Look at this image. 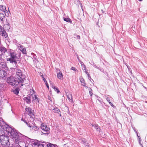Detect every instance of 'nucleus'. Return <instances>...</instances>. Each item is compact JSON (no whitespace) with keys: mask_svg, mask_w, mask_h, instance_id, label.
Listing matches in <instances>:
<instances>
[{"mask_svg":"<svg viewBox=\"0 0 147 147\" xmlns=\"http://www.w3.org/2000/svg\"><path fill=\"white\" fill-rule=\"evenodd\" d=\"M4 134L8 135L11 138H13L14 141L17 144L21 142L23 140V136L21 134L18 133L14 129L7 127L4 128L3 130Z\"/></svg>","mask_w":147,"mask_h":147,"instance_id":"f257e3e1","label":"nucleus"},{"mask_svg":"<svg viewBox=\"0 0 147 147\" xmlns=\"http://www.w3.org/2000/svg\"><path fill=\"white\" fill-rule=\"evenodd\" d=\"M1 144L3 146H7L9 145V139L7 136L2 135L0 136Z\"/></svg>","mask_w":147,"mask_h":147,"instance_id":"f03ea898","label":"nucleus"},{"mask_svg":"<svg viewBox=\"0 0 147 147\" xmlns=\"http://www.w3.org/2000/svg\"><path fill=\"white\" fill-rule=\"evenodd\" d=\"M7 82L10 85L14 86H16L19 84V82L17 79L13 77H10L8 78Z\"/></svg>","mask_w":147,"mask_h":147,"instance_id":"7ed1b4c3","label":"nucleus"},{"mask_svg":"<svg viewBox=\"0 0 147 147\" xmlns=\"http://www.w3.org/2000/svg\"><path fill=\"white\" fill-rule=\"evenodd\" d=\"M10 58H7V61H9L11 63H14L15 65H16L17 64L16 53L14 52H11L10 53Z\"/></svg>","mask_w":147,"mask_h":147,"instance_id":"20e7f679","label":"nucleus"},{"mask_svg":"<svg viewBox=\"0 0 147 147\" xmlns=\"http://www.w3.org/2000/svg\"><path fill=\"white\" fill-rule=\"evenodd\" d=\"M16 76L18 78L20 82H23L25 80V76L22 72V71L20 70H18L16 72Z\"/></svg>","mask_w":147,"mask_h":147,"instance_id":"39448f33","label":"nucleus"},{"mask_svg":"<svg viewBox=\"0 0 147 147\" xmlns=\"http://www.w3.org/2000/svg\"><path fill=\"white\" fill-rule=\"evenodd\" d=\"M30 119L29 120H26V119H23L22 118L21 120L24 122L27 125L30 127H33V125L32 124V122H31V120H34V119L33 118L30 117Z\"/></svg>","mask_w":147,"mask_h":147,"instance_id":"423d86ee","label":"nucleus"},{"mask_svg":"<svg viewBox=\"0 0 147 147\" xmlns=\"http://www.w3.org/2000/svg\"><path fill=\"white\" fill-rule=\"evenodd\" d=\"M33 92L34 93V92L33 91ZM31 98L33 103H36V104H37L39 102L38 98L34 93L32 94L31 95Z\"/></svg>","mask_w":147,"mask_h":147,"instance_id":"0eeeda50","label":"nucleus"},{"mask_svg":"<svg viewBox=\"0 0 147 147\" xmlns=\"http://www.w3.org/2000/svg\"><path fill=\"white\" fill-rule=\"evenodd\" d=\"M19 49L24 54H27V52L26 48L24 47L23 46L20 44H18L17 45Z\"/></svg>","mask_w":147,"mask_h":147,"instance_id":"6e6552de","label":"nucleus"},{"mask_svg":"<svg viewBox=\"0 0 147 147\" xmlns=\"http://www.w3.org/2000/svg\"><path fill=\"white\" fill-rule=\"evenodd\" d=\"M34 144L36 147H46L47 143L40 142L35 143Z\"/></svg>","mask_w":147,"mask_h":147,"instance_id":"1a4fd4ad","label":"nucleus"},{"mask_svg":"<svg viewBox=\"0 0 147 147\" xmlns=\"http://www.w3.org/2000/svg\"><path fill=\"white\" fill-rule=\"evenodd\" d=\"M41 128L42 130L45 131H48L50 129V128L47 125H45L43 123L41 124Z\"/></svg>","mask_w":147,"mask_h":147,"instance_id":"9d476101","label":"nucleus"},{"mask_svg":"<svg viewBox=\"0 0 147 147\" xmlns=\"http://www.w3.org/2000/svg\"><path fill=\"white\" fill-rule=\"evenodd\" d=\"M80 82H81V85L82 86H83L85 87L88 88V86H86V83L85 81L82 76H81L80 77Z\"/></svg>","mask_w":147,"mask_h":147,"instance_id":"9b49d317","label":"nucleus"},{"mask_svg":"<svg viewBox=\"0 0 147 147\" xmlns=\"http://www.w3.org/2000/svg\"><path fill=\"white\" fill-rule=\"evenodd\" d=\"M31 95L29 94L27 97H25L24 98V100L28 103H30L31 102Z\"/></svg>","mask_w":147,"mask_h":147,"instance_id":"f8f14e48","label":"nucleus"},{"mask_svg":"<svg viewBox=\"0 0 147 147\" xmlns=\"http://www.w3.org/2000/svg\"><path fill=\"white\" fill-rule=\"evenodd\" d=\"M7 73L5 70H0V78H3L6 75Z\"/></svg>","mask_w":147,"mask_h":147,"instance_id":"ddd939ff","label":"nucleus"},{"mask_svg":"<svg viewBox=\"0 0 147 147\" xmlns=\"http://www.w3.org/2000/svg\"><path fill=\"white\" fill-rule=\"evenodd\" d=\"M25 112L28 114H31L32 113V110L29 107H26Z\"/></svg>","mask_w":147,"mask_h":147,"instance_id":"4468645a","label":"nucleus"},{"mask_svg":"<svg viewBox=\"0 0 147 147\" xmlns=\"http://www.w3.org/2000/svg\"><path fill=\"white\" fill-rule=\"evenodd\" d=\"M92 127L94 128L97 131L100 132V127L97 124L92 125Z\"/></svg>","mask_w":147,"mask_h":147,"instance_id":"2eb2a0df","label":"nucleus"},{"mask_svg":"<svg viewBox=\"0 0 147 147\" xmlns=\"http://www.w3.org/2000/svg\"><path fill=\"white\" fill-rule=\"evenodd\" d=\"M0 34H1L3 36H4L5 38L7 37L8 36L7 34L4 29L3 30L2 32H0Z\"/></svg>","mask_w":147,"mask_h":147,"instance_id":"dca6fc26","label":"nucleus"},{"mask_svg":"<svg viewBox=\"0 0 147 147\" xmlns=\"http://www.w3.org/2000/svg\"><path fill=\"white\" fill-rule=\"evenodd\" d=\"M57 76L58 78L61 80H62L63 79V77L62 74L61 72H59L57 73Z\"/></svg>","mask_w":147,"mask_h":147,"instance_id":"f3484780","label":"nucleus"},{"mask_svg":"<svg viewBox=\"0 0 147 147\" xmlns=\"http://www.w3.org/2000/svg\"><path fill=\"white\" fill-rule=\"evenodd\" d=\"M32 124L33 125V127H32V129L34 131H37L38 129V127H37L35 125H34V123H32Z\"/></svg>","mask_w":147,"mask_h":147,"instance_id":"a211bd4d","label":"nucleus"},{"mask_svg":"<svg viewBox=\"0 0 147 147\" xmlns=\"http://www.w3.org/2000/svg\"><path fill=\"white\" fill-rule=\"evenodd\" d=\"M67 97L70 102H73L72 96L71 94H69L67 95Z\"/></svg>","mask_w":147,"mask_h":147,"instance_id":"6ab92c4d","label":"nucleus"},{"mask_svg":"<svg viewBox=\"0 0 147 147\" xmlns=\"http://www.w3.org/2000/svg\"><path fill=\"white\" fill-rule=\"evenodd\" d=\"M53 111L54 112H55V113H57L59 114L60 116H61V114L59 113V112H60V111L57 108H55L53 110Z\"/></svg>","mask_w":147,"mask_h":147,"instance_id":"aec40b11","label":"nucleus"},{"mask_svg":"<svg viewBox=\"0 0 147 147\" xmlns=\"http://www.w3.org/2000/svg\"><path fill=\"white\" fill-rule=\"evenodd\" d=\"M0 51L2 53H5L7 51L6 49L4 47H0Z\"/></svg>","mask_w":147,"mask_h":147,"instance_id":"412c9836","label":"nucleus"},{"mask_svg":"<svg viewBox=\"0 0 147 147\" xmlns=\"http://www.w3.org/2000/svg\"><path fill=\"white\" fill-rule=\"evenodd\" d=\"M6 7L2 5H0V9L2 11H7L6 9Z\"/></svg>","mask_w":147,"mask_h":147,"instance_id":"4be33fe9","label":"nucleus"},{"mask_svg":"<svg viewBox=\"0 0 147 147\" xmlns=\"http://www.w3.org/2000/svg\"><path fill=\"white\" fill-rule=\"evenodd\" d=\"M5 16L3 13H0V19L1 21L4 20L5 19Z\"/></svg>","mask_w":147,"mask_h":147,"instance_id":"5701e85b","label":"nucleus"},{"mask_svg":"<svg viewBox=\"0 0 147 147\" xmlns=\"http://www.w3.org/2000/svg\"><path fill=\"white\" fill-rule=\"evenodd\" d=\"M51 86L52 88H53L54 90L57 92V93H59L60 92L59 90L54 85H52Z\"/></svg>","mask_w":147,"mask_h":147,"instance_id":"b1692460","label":"nucleus"},{"mask_svg":"<svg viewBox=\"0 0 147 147\" xmlns=\"http://www.w3.org/2000/svg\"><path fill=\"white\" fill-rule=\"evenodd\" d=\"M81 64L82 66V69L84 70H86V66L82 62H81Z\"/></svg>","mask_w":147,"mask_h":147,"instance_id":"393cba45","label":"nucleus"},{"mask_svg":"<svg viewBox=\"0 0 147 147\" xmlns=\"http://www.w3.org/2000/svg\"><path fill=\"white\" fill-rule=\"evenodd\" d=\"M46 147H55V146L53 144H52L51 143H49L48 144H47Z\"/></svg>","mask_w":147,"mask_h":147,"instance_id":"a878e982","label":"nucleus"},{"mask_svg":"<svg viewBox=\"0 0 147 147\" xmlns=\"http://www.w3.org/2000/svg\"><path fill=\"white\" fill-rule=\"evenodd\" d=\"M64 21L67 22H71V20L69 18H65L64 19Z\"/></svg>","mask_w":147,"mask_h":147,"instance_id":"bb28decb","label":"nucleus"},{"mask_svg":"<svg viewBox=\"0 0 147 147\" xmlns=\"http://www.w3.org/2000/svg\"><path fill=\"white\" fill-rule=\"evenodd\" d=\"M89 93H90V95L91 96H92V89L91 88H89Z\"/></svg>","mask_w":147,"mask_h":147,"instance_id":"cd10ccee","label":"nucleus"},{"mask_svg":"<svg viewBox=\"0 0 147 147\" xmlns=\"http://www.w3.org/2000/svg\"><path fill=\"white\" fill-rule=\"evenodd\" d=\"M86 142V141L85 139H83L82 140V143L84 144H85Z\"/></svg>","mask_w":147,"mask_h":147,"instance_id":"c85d7f7f","label":"nucleus"},{"mask_svg":"<svg viewBox=\"0 0 147 147\" xmlns=\"http://www.w3.org/2000/svg\"><path fill=\"white\" fill-rule=\"evenodd\" d=\"M4 11L5 12V14L6 16H9V13L7 11Z\"/></svg>","mask_w":147,"mask_h":147,"instance_id":"c756f323","label":"nucleus"},{"mask_svg":"<svg viewBox=\"0 0 147 147\" xmlns=\"http://www.w3.org/2000/svg\"><path fill=\"white\" fill-rule=\"evenodd\" d=\"M4 29V28L2 27L0 25V32H2V31Z\"/></svg>","mask_w":147,"mask_h":147,"instance_id":"7c9ffc66","label":"nucleus"},{"mask_svg":"<svg viewBox=\"0 0 147 147\" xmlns=\"http://www.w3.org/2000/svg\"><path fill=\"white\" fill-rule=\"evenodd\" d=\"M71 69L72 70H73L75 71H77V70L76 69V68L74 67H72L71 68Z\"/></svg>","mask_w":147,"mask_h":147,"instance_id":"2f4dec72","label":"nucleus"},{"mask_svg":"<svg viewBox=\"0 0 147 147\" xmlns=\"http://www.w3.org/2000/svg\"><path fill=\"white\" fill-rule=\"evenodd\" d=\"M84 145H85L86 147H89V144L88 143H86Z\"/></svg>","mask_w":147,"mask_h":147,"instance_id":"473e14b6","label":"nucleus"},{"mask_svg":"<svg viewBox=\"0 0 147 147\" xmlns=\"http://www.w3.org/2000/svg\"><path fill=\"white\" fill-rule=\"evenodd\" d=\"M2 55L1 54L0 55V61H3V59L2 58Z\"/></svg>","mask_w":147,"mask_h":147,"instance_id":"72a5a7b5","label":"nucleus"},{"mask_svg":"<svg viewBox=\"0 0 147 147\" xmlns=\"http://www.w3.org/2000/svg\"><path fill=\"white\" fill-rule=\"evenodd\" d=\"M14 92L16 94H18L19 93V92L17 90H15L14 91Z\"/></svg>","mask_w":147,"mask_h":147,"instance_id":"f704fd0d","label":"nucleus"},{"mask_svg":"<svg viewBox=\"0 0 147 147\" xmlns=\"http://www.w3.org/2000/svg\"><path fill=\"white\" fill-rule=\"evenodd\" d=\"M107 101L109 103V102H111L110 101V98L109 97H107L106 98Z\"/></svg>","mask_w":147,"mask_h":147,"instance_id":"c9c22d12","label":"nucleus"},{"mask_svg":"<svg viewBox=\"0 0 147 147\" xmlns=\"http://www.w3.org/2000/svg\"><path fill=\"white\" fill-rule=\"evenodd\" d=\"M85 71V73H86V74H87V75H88V76H89V74L88 73V72L86 70H85V71Z\"/></svg>","mask_w":147,"mask_h":147,"instance_id":"e433bc0d","label":"nucleus"},{"mask_svg":"<svg viewBox=\"0 0 147 147\" xmlns=\"http://www.w3.org/2000/svg\"><path fill=\"white\" fill-rule=\"evenodd\" d=\"M42 77L43 78V80L44 82H45V83L46 82H47L45 78L44 77L42 76Z\"/></svg>","mask_w":147,"mask_h":147,"instance_id":"4c0bfd02","label":"nucleus"},{"mask_svg":"<svg viewBox=\"0 0 147 147\" xmlns=\"http://www.w3.org/2000/svg\"><path fill=\"white\" fill-rule=\"evenodd\" d=\"M76 35L77 38L78 39H80V36H79L78 35Z\"/></svg>","mask_w":147,"mask_h":147,"instance_id":"58836bf2","label":"nucleus"},{"mask_svg":"<svg viewBox=\"0 0 147 147\" xmlns=\"http://www.w3.org/2000/svg\"><path fill=\"white\" fill-rule=\"evenodd\" d=\"M110 105L112 107H113V105L112 103L111 102H109V103Z\"/></svg>","mask_w":147,"mask_h":147,"instance_id":"ea45409f","label":"nucleus"},{"mask_svg":"<svg viewBox=\"0 0 147 147\" xmlns=\"http://www.w3.org/2000/svg\"><path fill=\"white\" fill-rule=\"evenodd\" d=\"M88 76V79L89 80H90V79H91V77H90V75L89 74V76Z\"/></svg>","mask_w":147,"mask_h":147,"instance_id":"a19ab883","label":"nucleus"},{"mask_svg":"<svg viewBox=\"0 0 147 147\" xmlns=\"http://www.w3.org/2000/svg\"><path fill=\"white\" fill-rule=\"evenodd\" d=\"M93 65V66L94 67H95V68H97V69H99V68H98V67H97L96 65Z\"/></svg>","mask_w":147,"mask_h":147,"instance_id":"79ce46f5","label":"nucleus"},{"mask_svg":"<svg viewBox=\"0 0 147 147\" xmlns=\"http://www.w3.org/2000/svg\"><path fill=\"white\" fill-rule=\"evenodd\" d=\"M49 99L51 101L52 100H51V98L50 97H49Z\"/></svg>","mask_w":147,"mask_h":147,"instance_id":"37998d69","label":"nucleus"},{"mask_svg":"<svg viewBox=\"0 0 147 147\" xmlns=\"http://www.w3.org/2000/svg\"><path fill=\"white\" fill-rule=\"evenodd\" d=\"M45 83V84L46 85V86L48 85L47 82H46Z\"/></svg>","mask_w":147,"mask_h":147,"instance_id":"c03bdc74","label":"nucleus"},{"mask_svg":"<svg viewBox=\"0 0 147 147\" xmlns=\"http://www.w3.org/2000/svg\"><path fill=\"white\" fill-rule=\"evenodd\" d=\"M46 86H47V88H48V89H49V86L48 85H47Z\"/></svg>","mask_w":147,"mask_h":147,"instance_id":"a18cd8bd","label":"nucleus"},{"mask_svg":"<svg viewBox=\"0 0 147 147\" xmlns=\"http://www.w3.org/2000/svg\"><path fill=\"white\" fill-rule=\"evenodd\" d=\"M140 1H142V0H138Z\"/></svg>","mask_w":147,"mask_h":147,"instance_id":"49530a36","label":"nucleus"},{"mask_svg":"<svg viewBox=\"0 0 147 147\" xmlns=\"http://www.w3.org/2000/svg\"><path fill=\"white\" fill-rule=\"evenodd\" d=\"M21 86H23V84H21Z\"/></svg>","mask_w":147,"mask_h":147,"instance_id":"de8ad7c7","label":"nucleus"},{"mask_svg":"<svg viewBox=\"0 0 147 147\" xmlns=\"http://www.w3.org/2000/svg\"><path fill=\"white\" fill-rule=\"evenodd\" d=\"M2 85L1 84H0V86H1Z\"/></svg>","mask_w":147,"mask_h":147,"instance_id":"09e8293b","label":"nucleus"},{"mask_svg":"<svg viewBox=\"0 0 147 147\" xmlns=\"http://www.w3.org/2000/svg\"><path fill=\"white\" fill-rule=\"evenodd\" d=\"M77 58H78V57H77Z\"/></svg>","mask_w":147,"mask_h":147,"instance_id":"8fccbe9b","label":"nucleus"}]
</instances>
